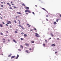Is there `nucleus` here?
I'll use <instances>...</instances> for the list:
<instances>
[{
	"instance_id": "1",
	"label": "nucleus",
	"mask_w": 61,
	"mask_h": 61,
	"mask_svg": "<svg viewBox=\"0 0 61 61\" xmlns=\"http://www.w3.org/2000/svg\"><path fill=\"white\" fill-rule=\"evenodd\" d=\"M36 35H35L36 36V37H39L40 36L37 33H36Z\"/></svg>"
},
{
	"instance_id": "2",
	"label": "nucleus",
	"mask_w": 61,
	"mask_h": 61,
	"mask_svg": "<svg viewBox=\"0 0 61 61\" xmlns=\"http://www.w3.org/2000/svg\"><path fill=\"white\" fill-rule=\"evenodd\" d=\"M19 26L20 27H21L22 29H24L25 28L23 27L22 26H21V25H19Z\"/></svg>"
},
{
	"instance_id": "3",
	"label": "nucleus",
	"mask_w": 61,
	"mask_h": 61,
	"mask_svg": "<svg viewBox=\"0 0 61 61\" xmlns=\"http://www.w3.org/2000/svg\"><path fill=\"white\" fill-rule=\"evenodd\" d=\"M15 57V56H13L11 57V59H13V58H14V57Z\"/></svg>"
},
{
	"instance_id": "4",
	"label": "nucleus",
	"mask_w": 61,
	"mask_h": 61,
	"mask_svg": "<svg viewBox=\"0 0 61 61\" xmlns=\"http://www.w3.org/2000/svg\"><path fill=\"white\" fill-rule=\"evenodd\" d=\"M25 9H28V10L29 9V8L28 7L25 6Z\"/></svg>"
},
{
	"instance_id": "5",
	"label": "nucleus",
	"mask_w": 61,
	"mask_h": 61,
	"mask_svg": "<svg viewBox=\"0 0 61 61\" xmlns=\"http://www.w3.org/2000/svg\"><path fill=\"white\" fill-rule=\"evenodd\" d=\"M41 9H43V10H44V11H45L46 12V11H47L46 10V9H45L44 8H41Z\"/></svg>"
},
{
	"instance_id": "6",
	"label": "nucleus",
	"mask_w": 61,
	"mask_h": 61,
	"mask_svg": "<svg viewBox=\"0 0 61 61\" xmlns=\"http://www.w3.org/2000/svg\"><path fill=\"white\" fill-rule=\"evenodd\" d=\"M13 41H14V42H15V43H17V42H16V41H15V40L14 39H13Z\"/></svg>"
},
{
	"instance_id": "7",
	"label": "nucleus",
	"mask_w": 61,
	"mask_h": 61,
	"mask_svg": "<svg viewBox=\"0 0 61 61\" xmlns=\"http://www.w3.org/2000/svg\"><path fill=\"white\" fill-rule=\"evenodd\" d=\"M19 57V55L18 54L17 55V56L15 58V59H17Z\"/></svg>"
},
{
	"instance_id": "8",
	"label": "nucleus",
	"mask_w": 61,
	"mask_h": 61,
	"mask_svg": "<svg viewBox=\"0 0 61 61\" xmlns=\"http://www.w3.org/2000/svg\"><path fill=\"white\" fill-rule=\"evenodd\" d=\"M25 52L26 53H30V52H28V50H26Z\"/></svg>"
},
{
	"instance_id": "9",
	"label": "nucleus",
	"mask_w": 61,
	"mask_h": 61,
	"mask_svg": "<svg viewBox=\"0 0 61 61\" xmlns=\"http://www.w3.org/2000/svg\"><path fill=\"white\" fill-rule=\"evenodd\" d=\"M28 11V10H26L25 11V13H26V12H27Z\"/></svg>"
},
{
	"instance_id": "10",
	"label": "nucleus",
	"mask_w": 61,
	"mask_h": 61,
	"mask_svg": "<svg viewBox=\"0 0 61 61\" xmlns=\"http://www.w3.org/2000/svg\"><path fill=\"white\" fill-rule=\"evenodd\" d=\"M3 26L2 24H0V26L1 27H3Z\"/></svg>"
},
{
	"instance_id": "11",
	"label": "nucleus",
	"mask_w": 61,
	"mask_h": 61,
	"mask_svg": "<svg viewBox=\"0 0 61 61\" xmlns=\"http://www.w3.org/2000/svg\"><path fill=\"white\" fill-rule=\"evenodd\" d=\"M51 36H52L53 37L54 35H53V34H52V33H51Z\"/></svg>"
},
{
	"instance_id": "12",
	"label": "nucleus",
	"mask_w": 61,
	"mask_h": 61,
	"mask_svg": "<svg viewBox=\"0 0 61 61\" xmlns=\"http://www.w3.org/2000/svg\"><path fill=\"white\" fill-rule=\"evenodd\" d=\"M11 56H12V54H10L9 55H8L9 57H10Z\"/></svg>"
},
{
	"instance_id": "13",
	"label": "nucleus",
	"mask_w": 61,
	"mask_h": 61,
	"mask_svg": "<svg viewBox=\"0 0 61 61\" xmlns=\"http://www.w3.org/2000/svg\"><path fill=\"white\" fill-rule=\"evenodd\" d=\"M8 21L9 22V24H12V22H11V21Z\"/></svg>"
},
{
	"instance_id": "14",
	"label": "nucleus",
	"mask_w": 61,
	"mask_h": 61,
	"mask_svg": "<svg viewBox=\"0 0 61 61\" xmlns=\"http://www.w3.org/2000/svg\"><path fill=\"white\" fill-rule=\"evenodd\" d=\"M17 14H20V15H21V13L20 12H17Z\"/></svg>"
},
{
	"instance_id": "15",
	"label": "nucleus",
	"mask_w": 61,
	"mask_h": 61,
	"mask_svg": "<svg viewBox=\"0 0 61 61\" xmlns=\"http://www.w3.org/2000/svg\"><path fill=\"white\" fill-rule=\"evenodd\" d=\"M25 45L26 46H29V45L28 44H27V43H25Z\"/></svg>"
},
{
	"instance_id": "16",
	"label": "nucleus",
	"mask_w": 61,
	"mask_h": 61,
	"mask_svg": "<svg viewBox=\"0 0 61 61\" xmlns=\"http://www.w3.org/2000/svg\"><path fill=\"white\" fill-rule=\"evenodd\" d=\"M24 36L25 37H26V36H27V35H26V34H24Z\"/></svg>"
},
{
	"instance_id": "17",
	"label": "nucleus",
	"mask_w": 61,
	"mask_h": 61,
	"mask_svg": "<svg viewBox=\"0 0 61 61\" xmlns=\"http://www.w3.org/2000/svg\"><path fill=\"white\" fill-rule=\"evenodd\" d=\"M56 21H55L54 22V25H56Z\"/></svg>"
},
{
	"instance_id": "18",
	"label": "nucleus",
	"mask_w": 61,
	"mask_h": 61,
	"mask_svg": "<svg viewBox=\"0 0 61 61\" xmlns=\"http://www.w3.org/2000/svg\"><path fill=\"white\" fill-rule=\"evenodd\" d=\"M59 19H57L56 20V22H58V20H59Z\"/></svg>"
},
{
	"instance_id": "19",
	"label": "nucleus",
	"mask_w": 61,
	"mask_h": 61,
	"mask_svg": "<svg viewBox=\"0 0 61 61\" xmlns=\"http://www.w3.org/2000/svg\"><path fill=\"white\" fill-rule=\"evenodd\" d=\"M31 43H35V41H31Z\"/></svg>"
},
{
	"instance_id": "20",
	"label": "nucleus",
	"mask_w": 61,
	"mask_h": 61,
	"mask_svg": "<svg viewBox=\"0 0 61 61\" xmlns=\"http://www.w3.org/2000/svg\"><path fill=\"white\" fill-rule=\"evenodd\" d=\"M51 46H55V45L54 44H52L51 45Z\"/></svg>"
},
{
	"instance_id": "21",
	"label": "nucleus",
	"mask_w": 61,
	"mask_h": 61,
	"mask_svg": "<svg viewBox=\"0 0 61 61\" xmlns=\"http://www.w3.org/2000/svg\"><path fill=\"white\" fill-rule=\"evenodd\" d=\"M10 9H13V8H12V7H10Z\"/></svg>"
},
{
	"instance_id": "22",
	"label": "nucleus",
	"mask_w": 61,
	"mask_h": 61,
	"mask_svg": "<svg viewBox=\"0 0 61 61\" xmlns=\"http://www.w3.org/2000/svg\"><path fill=\"white\" fill-rule=\"evenodd\" d=\"M28 12L29 13H31V12L30 11V10H28Z\"/></svg>"
},
{
	"instance_id": "23",
	"label": "nucleus",
	"mask_w": 61,
	"mask_h": 61,
	"mask_svg": "<svg viewBox=\"0 0 61 61\" xmlns=\"http://www.w3.org/2000/svg\"><path fill=\"white\" fill-rule=\"evenodd\" d=\"M18 21H19V24H20V20H18Z\"/></svg>"
},
{
	"instance_id": "24",
	"label": "nucleus",
	"mask_w": 61,
	"mask_h": 61,
	"mask_svg": "<svg viewBox=\"0 0 61 61\" xmlns=\"http://www.w3.org/2000/svg\"><path fill=\"white\" fill-rule=\"evenodd\" d=\"M33 30H36V28H34L33 29Z\"/></svg>"
},
{
	"instance_id": "25",
	"label": "nucleus",
	"mask_w": 61,
	"mask_h": 61,
	"mask_svg": "<svg viewBox=\"0 0 61 61\" xmlns=\"http://www.w3.org/2000/svg\"><path fill=\"white\" fill-rule=\"evenodd\" d=\"M22 5H24V6H25V4H22Z\"/></svg>"
},
{
	"instance_id": "26",
	"label": "nucleus",
	"mask_w": 61,
	"mask_h": 61,
	"mask_svg": "<svg viewBox=\"0 0 61 61\" xmlns=\"http://www.w3.org/2000/svg\"><path fill=\"white\" fill-rule=\"evenodd\" d=\"M18 51H21V49H18Z\"/></svg>"
},
{
	"instance_id": "27",
	"label": "nucleus",
	"mask_w": 61,
	"mask_h": 61,
	"mask_svg": "<svg viewBox=\"0 0 61 61\" xmlns=\"http://www.w3.org/2000/svg\"><path fill=\"white\" fill-rule=\"evenodd\" d=\"M20 47H22V48H23V46H22V45H20Z\"/></svg>"
},
{
	"instance_id": "28",
	"label": "nucleus",
	"mask_w": 61,
	"mask_h": 61,
	"mask_svg": "<svg viewBox=\"0 0 61 61\" xmlns=\"http://www.w3.org/2000/svg\"><path fill=\"white\" fill-rule=\"evenodd\" d=\"M13 7L14 8H17V7H15V6H13Z\"/></svg>"
},
{
	"instance_id": "29",
	"label": "nucleus",
	"mask_w": 61,
	"mask_h": 61,
	"mask_svg": "<svg viewBox=\"0 0 61 61\" xmlns=\"http://www.w3.org/2000/svg\"><path fill=\"white\" fill-rule=\"evenodd\" d=\"M20 39L21 40H24V39H23L22 38H20Z\"/></svg>"
},
{
	"instance_id": "30",
	"label": "nucleus",
	"mask_w": 61,
	"mask_h": 61,
	"mask_svg": "<svg viewBox=\"0 0 61 61\" xmlns=\"http://www.w3.org/2000/svg\"><path fill=\"white\" fill-rule=\"evenodd\" d=\"M0 35H3V34L1 32L0 33Z\"/></svg>"
},
{
	"instance_id": "31",
	"label": "nucleus",
	"mask_w": 61,
	"mask_h": 61,
	"mask_svg": "<svg viewBox=\"0 0 61 61\" xmlns=\"http://www.w3.org/2000/svg\"><path fill=\"white\" fill-rule=\"evenodd\" d=\"M45 42H46V43H47V40H46Z\"/></svg>"
},
{
	"instance_id": "32",
	"label": "nucleus",
	"mask_w": 61,
	"mask_h": 61,
	"mask_svg": "<svg viewBox=\"0 0 61 61\" xmlns=\"http://www.w3.org/2000/svg\"><path fill=\"white\" fill-rule=\"evenodd\" d=\"M43 45L44 46H46V45H45V44H43Z\"/></svg>"
},
{
	"instance_id": "33",
	"label": "nucleus",
	"mask_w": 61,
	"mask_h": 61,
	"mask_svg": "<svg viewBox=\"0 0 61 61\" xmlns=\"http://www.w3.org/2000/svg\"><path fill=\"white\" fill-rule=\"evenodd\" d=\"M14 22L15 23H16V20H14Z\"/></svg>"
},
{
	"instance_id": "34",
	"label": "nucleus",
	"mask_w": 61,
	"mask_h": 61,
	"mask_svg": "<svg viewBox=\"0 0 61 61\" xmlns=\"http://www.w3.org/2000/svg\"><path fill=\"white\" fill-rule=\"evenodd\" d=\"M46 17H48V15H46Z\"/></svg>"
},
{
	"instance_id": "35",
	"label": "nucleus",
	"mask_w": 61,
	"mask_h": 61,
	"mask_svg": "<svg viewBox=\"0 0 61 61\" xmlns=\"http://www.w3.org/2000/svg\"><path fill=\"white\" fill-rule=\"evenodd\" d=\"M2 40L3 41L4 40L5 41V39L4 38Z\"/></svg>"
},
{
	"instance_id": "36",
	"label": "nucleus",
	"mask_w": 61,
	"mask_h": 61,
	"mask_svg": "<svg viewBox=\"0 0 61 61\" xmlns=\"http://www.w3.org/2000/svg\"><path fill=\"white\" fill-rule=\"evenodd\" d=\"M32 13L33 14V15H35V13H34V12H32Z\"/></svg>"
},
{
	"instance_id": "37",
	"label": "nucleus",
	"mask_w": 61,
	"mask_h": 61,
	"mask_svg": "<svg viewBox=\"0 0 61 61\" xmlns=\"http://www.w3.org/2000/svg\"><path fill=\"white\" fill-rule=\"evenodd\" d=\"M30 26H31L30 25H29V26H28V27H30Z\"/></svg>"
},
{
	"instance_id": "38",
	"label": "nucleus",
	"mask_w": 61,
	"mask_h": 61,
	"mask_svg": "<svg viewBox=\"0 0 61 61\" xmlns=\"http://www.w3.org/2000/svg\"><path fill=\"white\" fill-rule=\"evenodd\" d=\"M10 28H11V27H12V26L11 25H10Z\"/></svg>"
},
{
	"instance_id": "39",
	"label": "nucleus",
	"mask_w": 61,
	"mask_h": 61,
	"mask_svg": "<svg viewBox=\"0 0 61 61\" xmlns=\"http://www.w3.org/2000/svg\"><path fill=\"white\" fill-rule=\"evenodd\" d=\"M1 6L2 7H3V5H1Z\"/></svg>"
},
{
	"instance_id": "40",
	"label": "nucleus",
	"mask_w": 61,
	"mask_h": 61,
	"mask_svg": "<svg viewBox=\"0 0 61 61\" xmlns=\"http://www.w3.org/2000/svg\"><path fill=\"white\" fill-rule=\"evenodd\" d=\"M15 33H17V32L16 31H15Z\"/></svg>"
},
{
	"instance_id": "41",
	"label": "nucleus",
	"mask_w": 61,
	"mask_h": 61,
	"mask_svg": "<svg viewBox=\"0 0 61 61\" xmlns=\"http://www.w3.org/2000/svg\"><path fill=\"white\" fill-rule=\"evenodd\" d=\"M22 35H24V33L23 32H22L21 33Z\"/></svg>"
},
{
	"instance_id": "42",
	"label": "nucleus",
	"mask_w": 61,
	"mask_h": 61,
	"mask_svg": "<svg viewBox=\"0 0 61 61\" xmlns=\"http://www.w3.org/2000/svg\"><path fill=\"white\" fill-rule=\"evenodd\" d=\"M7 5H10V4H9V3H7Z\"/></svg>"
},
{
	"instance_id": "43",
	"label": "nucleus",
	"mask_w": 61,
	"mask_h": 61,
	"mask_svg": "<svg viewBox=\"0 0 61 61\" xmlns=\"http://www.w3.org/2000/svg\"><path fill=\"white\" fill-rule=\"evenodd\" d=\"M60 17H61V15L60 14Z\"/></svg>"
},
{
	"instance_id": "44",
	"label": "nucleus",
	"mask_w": 61,
	"mask_h": 61,
	"mask_svg": "<svg viewBox=\"0 0 61 61\" xmlns=\"http://www.w3.org/2000/svg\"><path fill=\"white\" fill-rule=\"evenodd\" d=\"M29 50H32V49H31V48H30L29 49Z\"/></svg>"
},
{
	"instance_id": "45",
	"label": "nucleus",
	"mask_w": 61,
	"mask_h": 61,
	"mask_svg": "<svg viewBox=\"0 0 61 61\" xmlns=\"http://www.w3.org/2000/svg\"><path fill=\"white\" fill-rule=\"evenodd\" d=\"M6 32L7 33H8V31H6Z\"/></svg>"
},
{
	"instance_id": "46",
	"label": "nucleus",
	"mask_w": 61,
	"mask_h": 61,
	"mask_svg": "<svg viewBox=\"0 0 61 61\" xmlns=\"http://www.w3.org/2000/svg\"><path fill=\"white\" fill-rule=\"evenodd\" d=\"M27 25H29V24L28 23V24H27Z\"/></svg>"
},
{
	"instance_id": "47",
	"label": "nucleus",
	"mask_w": 61,
	"mask_h": 61,
	"mask_svg": "<svg viewBox=\"0 0 61 61\" xmlns=\"http://www.w3.org/2000/svg\"><path fill=\"white\" fill-rule=\"evenodd\" d=\"M9 6H11V5H10V4L9 5Z\"/></svg>"
},
{
	"instance_id": "48",
	"label": "nucleus",
	"mask_w": 61,
	"mask_h": 61,
	"mask_svg": "<svg viewBox=\"0 0 61 61\" xmlns=\"http://www.w3.org/2000/svg\"><path fill=\"white\" fill-rule=\"evenodd\" d=\"M2 23L4 25H5V23L4 22H2Z\"/></svg>"
},
{
	"instance_id": "49",
	"label": "nucleus",
	"mask_w": 61,
	"mask_h": 61,
	"mask_svg": "<svg viewBox=\"0 0 61 61\" xmlns=\"http://www.w3.org/2000/svg\"><path fill=\"white\" fill-rule=\"evenodd\" d=\"M57 40H59V38H57Z\"/></svg>"
},
{
	"instance_id": "50",
	"label": "nucleus",
	"mask_w": 61,
	"mask_h": 61,
	"mask_svg": "<svg viewBox=\"0 0 61 61\" xmlns=\"http://www.w3.org/2000/svg\"><path fill=\"white\" fill-rule=\"evenodd\" d=\"M6 26H8V25L6 24Z\"/></svg>"
},
{
	"instance_id": "51",
	"label": "nucleus",
	"mask_w": 61,
	"mask_h": 61,
	"mask_svg": "<svg viewBox=\"0 0 61 61\" xmlns=\"http://www.w3.org/2000/svg\"><path fill=\"white\" fill-rule=\"evenodd\" d=\"M0 19H3V18H2V17H1Z\"/></svg>"
},
{
	"instance_id": "52",
	"label": "nucleus",
	"mask_w": 61,
	"mask_h": 61,
	"mask_svg": "<svg viewBox=\"0 0 61 61\" xmlns=\"http://www.w3.org/2000/svg\"><path fill=\"white\" fill-rule=\"evenodd\" d=\"M33 31V29L31 30H30V31Z\"/></svg>"
},
{
	"instance_id": "53",
	"label": "nucleus",
	"mask_w": 61,
	"mask_h": 61,
	"mask_svg": "<svg viewBox=\"0 0 61 61\" xmlns=\"http://www.w3.org/2000/svg\"><path fill=\"white\" fill-rule=\"evenodd\" d=\"M11 5H14V4H11Z\"/></svg>"
},
{
	"instance_id": "54",
	"label": "nucleus",
	"mask_w": 61,
	"mask_h": 61,
	"mask_svg": "<svg viewBox=\"0 0 61 61\" xmlns=\"http://www.w3.org/2000/svg\"><path fill=\"white\" fill-rule=\"evenodd\" d=\"M17 18V16H16V18Z\"/></svg>"
},
{
	"instance_id": "55",
	"label": "nucleus",
	"mask_w": 61,
	"mask_h": 61,
	"mask_svg": "<svg viewBox=\"0 0 61 61\" xmlns=\"http://www.w3.org/2000/svg\"><path fill=\"white\" fill-rule=\"evenodd\" d=\"M55 54H56V53H57V52H55Z\"/></svg>"
},
{
	"instance_id": "56",
	"label": "nucleus",
	"mask_w": 61,
	"mask_h": 61,
	"mask_svg": "<svg viewBox=\"0 0 61 61\" xmlns=\"http://www.w3.org/2000/svg\"><path fill=\"white\" fill-rule=\"evenodd\" d=\"M5 36H8V35H5Z\"/></svg>"
},
{
	"instance_id": "57",
	"label": "nucleus",
	"mask_w": 61,
	"mask_h": 61,
	"mask_svg": "<svg viewBox=\"0 0 61 61\" xmlns=\"http://www.w3.org/2000/svg\"><path fill=\"white\" fill-rule=\"evenodd\" d=\"M1 4H3V2H1Z\"/></svg>"
},
{
	"instance_id": "58",
	"label": "nucleus",
	"mask_w": 61,
	"mask_h": 61,
	"mask_svg": "<svg viewBox=\"0 0 61 61\" xmlns=\"http://www.w3.org/2000/svg\"><path fill=\"white\" fill-rule=\"evenodd\" d=\"M49 39H51V38H49Z\"/></svg>"
},
{
	"instance_id": "59",
	"label": "nucleus",
	"mask_w": 61,
	"mask_h": 61,
	"mask_svg": "<svg viewBox=\"0 0 61 61\" xmlns=\"http://www.w3.org/2000/svg\"><path fill=\"white\" fill-rule=\"evenodd\" d=\"M0 9H3V8H0Z\"/></svg>"
},
{
	"instance_id": "60",
	"label": "nucleus",
	"mask_w": 61,
	"mask_h": 61,
	"mask_svg": "<svg viewBox=\"0 0 61 61\" xmlns=\"http://www.w3.org/2000/svg\"><path fill=\"white\" fill-rule=\"evenodd\" d=\"M11 4H12V3H13V2H11Z\"/></svg>"
},
{
	"instance_id": "61",
	"label": "nucleus",
	"mask_w": 61,
	"mask_h": 61,
	"mask_svg": "<svg viewBox=\"0 0 61 61\" xmlns=\"http://www.w3.org/2000/svg\"><path fill=\"white\" fill-rule=\"evenodd\" d=\"M26 14H27V15H28V13H26Z\"/></svg>"
},
{
	"instance_id": "62",
	"label": "nucleus",
	"mask_w": 61,
	"mask_h": 61,
	"mask_svg": "<svg viewBox=\"0 0 61 61\" xmlns=\"http://www.w3.org/2000/svg\"><path fill=\"white\" fill-rule=\"evenodd\" d=\"M7 24H9V23H7Z\"/></svg>"
},
{
	"instance_id": "63",
	"label": "nucleus",
	"mask_w": 61,
	"mask_h": 61,
	"mask_svg": "<svg viewBox=\"0 0 61 61\" xmlns=\"http://www.w3.org/2000/svg\"><path fill=\"white\" fill-rule=\"evenodd\" d=\"M8 41H10V40H8Z\"/></svg>"
},
{
	"instance_id": "64",
	"label": "nucleus",
	"mask_w": 61,
	"mask_h": 61,
	"mask_svg": "<svg viewBox=\"0 0 61 61\" xmlns=\"http://www.w3.org/2000/svg\"><path fill=\"white\" fill-rule=\"evenodd\" d=\"M46 20L47 21H48V19H46Z\"/></svg>"
}]
</instances>
